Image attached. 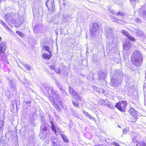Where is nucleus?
Segmentation results:
<instances>
[{"mask_svg":"<svg viewBox=\"0 0 146 146\" xmlns=\"http://www.w3.org/2000/svg\"><path fill=\"white\" fill-rule=\"evenodd\" d=\"M132 44L129 41L126 42L123 45V48L124 50H127L130 49L132 47Z\"/></svg>","mask_w":146,"mask_h":146,"instance_id":"9b49d317","label":"nucleus"},{"mask_svg":"<svg viewBox=\"0 0 146 146\" xmlns=\"http://www.w3.org/2000/svg\"><path fill=\"white\" fill-rule=\"evenodd\" d=\"M116 15L117 16H121L122 17H124L125 15V14L122 12H119L117 13L116 14Z\"/></svg>","mask_w":146,"mask_h":146,"instance_id":"2f4dec72","label":"nucleus"},{"mask_svg":"<svg viewBox=\"0 0 146 146\" xmlns=\"http://www.w3.org/2000/svg\"><path fill=\"white\" fill-rule=\"evenodd\" d=\"M41 120L42 123H44L45 119L44 117L42 116L41 117Z\"/></svg>","mask_w":146,"mask_h":146,"instance_id":"5fc2aeb1","label":"nucleus"},{"mask_svg":"<svg viewBox=\"0 0 146 146\" xmlns=\"http://www.w3.org/2000/svg\"><path fill=\"white\" fill-rule=\"evenodd\" d=\"M54 82L55 84L58 86L60 84L56 80H55Z\"/></svg>","mask_w":146,"mask_h":146,"instance_id":"09e8293b","label":"nucleus"},{"mask_svg":"<svg viewBox=\"0 0 146 146\" xmlns=\"http://www.w3.org/2000/svg\"><path fill=\"white\" fill-rule=\"evenodd\" d=\"M6 44V42H3L0 43V51H5Z\"/></svg>","mask_w":146,"mask_h":146,"instance_id":"dca6fc26","label":"nucleus"},{"mask_svg":"<svg viewBox=\"0 0 146 146\" xmlns=\"http://www.w3.org/2000/svg\"><path fill=\"white\" fill-rule=\"evenodd\" d=\"M51 56H52L51 54L49 55L47 54H44L42 55V57L45 59H50Z\"/></svg>","mask_w":146,"mask_h":146,"instance_id":"a878e982","label":"nucleus"},{"mask_svg":"<svg viewBox=\"0 0 146 146\" xmlns=\"http://www.w3.org/2000/svg\"><path fill=\"white\" fill-rule=\"evenodd\" d=\"M93 89H94L95 90L99 93V92H100V88L97 87V86H93Z\"/></svg>","mask_w":146,"mask_h":146,"instance_id":"72a5a7b5","label":"nucleus"},{"mask_svg":"<svg viewBox=\"0 0 146 146\" xmlns=\"http://www.w3.org/2000/svg\"><path fill=\"white\" fill-rule=\"evenodd\" d=\"M130 2L131 4H135L136 3L138 0H130Z\"/></svg>","mask_w":146,"mask_h":146,"instance_id":"ea45409f","label":"nucleus"},{"mask_svg":"<svg viewBox=\"0 0 146 146\" xmlns=\"http://www.w3.org/2000/svg\"><path fill=\"white\" fill-rule=\"evenodd\" d=\"M49 99L50 102L53 104L54 108L57 110H59L60 107L58 104L55 103L54 99L52 97H50Z\"/></svg>","mask_w":146,"mask_h":146,"instance_id":"4468645a","label":"nucleus"},{"mask_svg":"<svg viewBox=\"0 0 146 146\" xmlns=\"http://www.w3.org/2000/svg\"><path fill=\"white\" fill-rule=\"evenodd\" d=\"M96 146H106L105 145H104V144H103V145L100 144V145H96Z\"/></svg>","mask_w":146,"mask_h":146,"instance_id":"052dcab7","label":"nucleus"},{"mask_svg":"<svg viewBox=\"0 0 146 146\" xmlns=\"http://www.w3.org/2000/svg\"><path fill=\"white\" fill-rule=\"evenodd\" d=\"M16 33L18 35L20 36H21L22 37H23L24 35L22 33L18 31H17Z\"/></svg>","mask_w":146,"mask_h":146,"instance_id":"c9c22d12","label":"nucleus"},{"mask_svg":"<svg viewBox=\"0 0 146 146\" xmlns=\"http://www.w3.org/2000/svg\"><path fill=\"white\" fill-rule=\"evenodd\" d=\"M83 113L87 117H88L90 115V114H89L87 112H86L85 111H83Z\"/></svg>","mask_w":146,"mask_h":146,"instance_id":"a18cd8bd","label":"nucleus"},{"mask_svg":"<svg viewBox=\"0 0 146 146\" xmlns=\"http://www.w3.org/2000/svg\"><path fill=\"white\" fill-rule=\"evenodd\" d=\"M123 76L122 71L119 70H115L111 76V82L113 86H117L120 84Z\"/></svg>","mask_w":146,"mask_h":146,"instance_id":"f03ea898","label":"nucleus"},{"mask_svg":"<svg viewBox=\"0 0 146 146\" xmlns=\"http://www.w3.org/2000/svg\"><path fill=\"white\" fill-rule=\"evenodd\" d=\"M5 51H0V56L1 57H3V56L5 55L4 53Z\"/></svg>","mask_w":146,"mask_h":146,"instance_id":"58836bf2","label":"nucleus"},{"mask_svg":"<svg viewBox=\"0 0 146 146\" xmlns=\"http://www.w3.org/2000/svg\"><path fill=\"white\" fill-rule=\"evenodd\" d=\"M31 103V101H29V100L26 101V104H30Z\"/></svg>","mask_w":146,"mask_h":146,"instance_id":"bf43d9fd","label":"nucleus"},{"mask_svg":"<svg viewBox=\"0 0 146 146\" xmlns=\"http://www.w3.org/2000/svg\"><path fill=\"white\" fill-rule=\"evenodd\" d=\"M15 27H16L17 28H18L21 25L20 23L18 24L17 23H15Z\"/></svg>","mask_w":146,"mask_h":146,"instance_id":"37998d69","label":"nucleus"},{"mask_svg":"<svg viewBox=\"0 0 146 146\" xmlns=\"http://www.w3.org/2000/svg\"><path fill=\"white\" fill-rule=\"evenodd\" d=\"M56 140L55 139H54L52 141V146H61L60 144L59 143H56Z\"/></svg>","mask_w":146,"mask_h":146,"instance_id":"393cba45","label":"nucleus"},{"mask_svg":"<svg viewBox=\"0 0 146 146\" xmlns=\"http://www.w3.org/2000/svg\"><path fill=\"white\" fill-rule=\"evenodd\" d=\"M88 117L90 119H92L93 121H96V119H95V118H94L93 116H92L90 114V115Z\"/></svg>","mask_w":146,"mask_h":146,"instance_id":"e433bc0d","label":"nucleus"},{"mask_svg":"<svg viewBox=\"0 0 146 146\" xmlns=\"http://www.w3.org/2000/svg\"><path fill=\"white\" fill-rule=\"evenodd\" d=\"M16 110H17V109H18L19 108L18 107V105L17 104H16Z\"/></svg>","mask_w":146,"mask_h":146,"instance_id":"0e129e2a","label":"nucleus"},{"mask_svg":"<svg viewBox=\"0 0 146 146\" xmlns=\"http://www.w3.org/2000/svg\"><path fill=\"white\" fill-rule=\"evenodd\" d=\"M112 144L114 145L115 146H120L117 143L115 142H113L112 143Z\"/></svg>","mask_w":146,"mask_h":146,"instance_id":"3c124183","label":"nucleus"},{"mask_svg":"<svg viewBox=\"0 0 146 146\" xmlns=\"http://www.w3.org/2000/svg\"><path fill=\"white\" fill-rule=\"evenodd\" d=\"M139 12L140 15L142 14L143 16L146 17V7H143L140 9Z\"/></svg>","mask_w":146,"mask_h":146,"instance_id":"f3484780","label":"nucleus"},{"mask_svg":"<svg viewBox=\"0 0 146 146\" xmlns=\"http://www.w3.org/2000/svg\"><path fill=\"white\" fill-rule=\"evenodd\" d=\"M127 106V102L126 101H123L116 103L115 105V107L120 111L124 112L125 111V109Z\"/></svg>","mask_w":146,"mask_h":146,"instance_id":"7ed1b4c3","label":"nucleus"},{"mask_svg":"<svg viewBox=\"0 0 146 146\" xmlns=\"http://www.w3.org/2000/svg\"><path fill=\"white\" fill-rule=\"evenodd\" d=\"M105 33L106 37L108 39L112 38L114 37V34L112 29L109 27H106L105 28Z\"/></svg>","mask_w":146,"mask_h":146,"instance_id":"423d86ee","label":"nucleus"},{"mask_svg":"<svg viewBox=\"0 0 146 146\" xmlns=\"http://www.w3.org/2000/svg\"><path fill=\"white\" fill-rule=\"evenodd\" d=\"M21 63L23 65V66H24V64H26L25 63L23 62H21Z\"/></svg>","mask_w":146,"mask_h":146,"instance_id":"680f3d73","label":"nucleus"},{"mask_svg":"<svg viewBox=\"0 0 146 146\" xmlns=\"http://www.w3.org/2000/svg\"><path fill=\"white\" fill-rule=\"evenodd\" d=\"M74 113V114H73V115L74 116V117H77L78 118H79V115H78L77 114H76V113Z\"/></svg>","mask_w":146,"mask_h":146,"instance_id":"6e6d98bb","label":"nucleus"},{"mask_svg":"<svg viewBox=\"0 0 146 146\" xmlns=\"http://www.w3.org/2000/svg\"><path fill=\"white\" fill-rule=\"evenodd\" d=\"M131 58L132 63L135 66L139 67L142 65L143 56L139 51H134L131 55Z\"/></svg>","mask_w":146,"mask_h":146,"instance_id":"f257e3e1","label":"nucleus"},{"mask_svg":"<svg viewBox=\"0 0 146 146\" xmlns=\"http://www.w3.org/2000/svg\"><path fill=\"white\" fill-rule=\"evenodd\" d=\"M107 72L106 70H102L98 73V78L100 80L104 79L106 76Z\"/></svg>","mask_w":146,"mask_h":146,"instance_id":"9d476101","label":"nucleus"},{"mask_svg":"<svg viewBox=\"0 0 146 146\" xmlns=\"http://www.w3.org/2000/svg\"><path fill=\"white\" fill-rule=\"evenodd\" d=\"M49 67L52 69H53L54 70L55 69V66L54 65H52L51 66H50Z\"/></svg>","mask_w":146,"mask_h":146,"instance_id":"864d4df0","label":"nucleus"},{"mask_svg":"<svg viewBox=\"0 0 146 146\" xmlns=\"http://www.w3.org/2000/svg\"><path fill=\"white\" fill-rule=\"evenodd\" d=\"M135 21L138 23H140L141 22V21L140 19L138 18H137L135 19Z\"/></svg>","mask_w":146,"mask_h":146,"instance_id":"4c0bfd02","label":"nucleus"},{"mask_svg":"<svg viewBox=\"0 0 146 146\" xmlns=\"http://www.w3.org/2000/svg\"><path fill=\"white\" fill-rule=\"evenodd\" d=\"M9 85L13 91H15L16 89V88L12 81H9Z\"/></svg>","mask_w":146,"mask_h":146,"instance_id":"6ab92c4d","label":"nucleus"},{"mask_svg":"<svg viewBox=\"0 0 146 146\" xmlns=\"http://www.w3.org/2000/svg\"><path fill=\"white\" fill-rule=\"evenodd\" d=\"M54 71L57 73L58 74H60V70L58 68L56 69H54Z\"/></svg>","mask_w":146,"mask_h":146,"instance_id":"a19ab883","label":"nucleus"},{"mask_svg":"<svg viewBox=\"0 0 146 146\" xmlns=\"http://www.w3.org/2000/svg\"><path fill=\"white\" fill-rule=\"evenodd\" d=\"M99 103L102 105L104 106L107 105V103L104 100L101 99L99 101Z\"/></svg>","mask_w":146,"mask_h":146,"instance_id":"c85d7f7f","label":"nucleus"},{"mask_svg":"<svg viewBox=\"0 0 146 146\" xmlns=\"http://www.w3.org/2000/svg\"><path fill=\"white\" fill-rule=\"evenodd\" d=\"M111 21L113 22L116 23L118 20V19L116 17H114L113 16H111Z\"/></svg>","mask_w":146,"mask_h":146,"instance_id":"7c9ffc66","label":"nucleus"},{"mask_svg":"<svg viewBox=\"0 0 146 146\" xmlns=\"http://www.w3.org/2000/svg\"><path fill=\"white\" fill-rule=\"evenodd\" d=\"M121 33L124 35L126 36L127 37L128 39L130 40L133 41H136V40L135 39L133 36H132L127 31L124 30H122L121 31Z\"/></svg>","mask_w":146,"mask_h":146,"instance_id":"1a4fd4ad","label":"nucleus"},{"mask_svg":"<svg viewBox=\"0 0 146 146\" xmlns=\"http://www.w3.org/2000/svg\"><path fill=\"white\" fill-rule=\"evenodd\" d=\"M99 27V25L96 23H93L90 28V32L91 35L93 36L94 35L95 33L97 31Z\"/></svg>","mask_w":146,"mask_h":146,"instance_id":"0eeeda50","label":"nucleus"},{"mask_svg":"<svg viewBox=\"0 0 146 146\" xmlns=\"http://www.w3.org/2000/svg\"><path fill=\"white\" fill-rule=\"evenodd\" d=\"M5 27L7 29V30H8L9 31L11 32V29L9 28L7 25V27Z\"/></svg>","mask_w":146,"mask_h":146,"instance_id":"4d7b16f0","label":"nucleus"},{"mask_svg":"<svg viewBox=\"0 0 146 146\" xmlns=\"http://www.w3.org/2000/svg\"><path fill=\"white\" fill-rule=\"evenodd\" d=\"M61 136L65 142L66 143L69 142V140L67 139V137L66 136L62 134H61Z\"/></svg>","mask_w":146,"mask_h":146,"instance_id":"cd10ccee","label":"nucleus"},{"mask_svg":"<svg viewBox=\"0 0 146 146\" xmlns=\"http://www.w3.org/2000/svg\"><path fill=\"white\" fill-rule=\"evenodd\" d=\"M134 31L137 34V35L139 36H141L143 34V32L139 29L137 28L134 29Z\"/></svg>","mask_w":146,"mask_h":146,"instance_id":"a211bd4d","label":"nucleus"},{"mask_svg":"<svg viewBox=\"0 0 146 146\" xmlns=\"http://www.w3.org/2000/svg\"><path fill=\"white\" fill-rule=\"evenodd\" d=\"M0 23L2 24L4 27H7V25L2 21L1 20H0Z\"/></svg>","mask_w":146,"mask_h":146,"instance_id":"79ce46f5","label":"nucleus"},{"mask_svg":"<svg viewBox=\"0 0 146 146\" xmlns=\"http://www.w3.org/2000/svg\"><path fill=\"white\" fill-rule=\"evenodd\" d=\"M59 88L61 91H63L64 89H63L62 85L60 84L59 86H58Z\"/></svg>","mask_w":146,"mask_h":146,"instance_id":"de8ad7c7","label":"nucleus"},{"mask_svg":"<svg viewBox=\"0 0 146 146\" xmlns=\"http://www.w3.org/2000/svg\"><path fill=\"white\" fill-rule=\"evenodd\" d=\"M2 58L3 60L4 61V62H7V61L6 60L7 59V57L6 56L4 55L3 56V57H2Z\"/></svg>","mask_w":146,"mask_h":146,"instance_id":"c03bdc74","label":"nucleus"},{"mask_svg":"<svg viewBox=\"0 0 146 146\" xmlns=\"http://www.w3.org/2000/svg\"><path fill=\"white\" fill-rule=\"evenodd\" d=\"M129 131V129L128 127H126L123 129V134H126Z\"/></svg>","mask_w":146,"mask_h":146,"instance_id":"c756f323","label":"nucleus"},{"mask_svg":"<svg viewBox=\"0 0 146 146\" xmlns=\"http://www.w3.org/2000/svg\"><path fill=\"white\" fill-rule=\"evenodd\" d=\"M104 92H105V91L104 90L100 88V92H99V93L103 94V93H104Z\"/></svg>","mask_w":146,"mask_h":146,"instance_id":"603ef678","label":"nucleus"},{"mask_svg":"<svg viewBox=\"0 0 146 146\" xmlns=\"http://www.w3.org/2000/svg\"><path fill=\"white\" fill-rule=\"evenodd\" d=\"M40 128L41 132H45L49 131L50 126L47 123H42Z\"/></svg>","mask_w":146,"mask_h":146,"instance_id":"6e6552de","label":"nucleus"},{"mask_svg":"<svg viewBox=\"0 0 146 146\" xmlns=\"http://www.w3.org/2000/svg\"><path fill=\"white\" fill-rule=\"evenodd\" d=\"M109 11L112 14H115L116 15V13H115V11L114 10L111 9L109 10Z\"/></svg>","mask_w":146,"mask_h":146,"instance_id":"49530a36","label":"nucleus"},{"mask_svg":"<svg viewBox=\"0 0 146 146\" xmlns=\"http://www.w3.org/2000/svg\"><path fill=\"white\" fill-rule=\"evenodd\" d=\"M56 100L58 103L59 105L61 106H62L63 103V102L62 100V99L58 96H56V97L55 98Z\"/></svg>","mask_w":146,"mask_h":146,"instance_id":"aec40b11","label":"nucleus"},{"mask_svg":"<svg viewBox=\"0 0 146 146\" xmlns=\"http://www.w3.org/2000/svg\"><path fill=\"white\" fill-rule=\"evenodd\" d=\"M70 86L68 87L69 93L73 98L78 99L79 100H81L82 99L81 96L77 92H74L73 89H71Z\"/></svg>","mask_w":146,"mask_h":146,"instance_id":"39448f33","label":"nucleus"},{"mask_svg":"<svg viewBox=\"0 0 146 146\" xmlns=\"http://www.w3.org/2000/svg\"><path fill=\"white\" fill-rule=\"evenodd\" d=\"M106 105L108 106V107L112 109L113 108V106L112 104H110L107 103V105Z\"/></svg>","mask_w":146,"mask_h":146,"instance_id":"8fccbe9b","label":"nucleus"},{"mask_svg":"<svg viewBox=\"0 0 146 146\" xmlns=\"http://www.w3.org/2000/svg\"><path fill=\"white\" fill-rule=\"evenodd\" d=\"M44 48L45 50L48 52L50 54H51V52L50 50V48L49 47L46 45H44Z\"/></svg>","mask_w":146,"mask_h":146,"instance_id":"bb28decb","label":"nucleus"},{"mask_svg":"<svg viewBox=\"0 0 146 146\" xmlns=\"http://www.w3.org/2000/svg\"><path fill=\"white\" fill-rule=\"evenodd\" d=\"M125 21L122 20V22H121V24H124L125 23Z\"/></svg>","mask_w":146,"mask_h":146,"instance_id":"e2e57ef3","label":"nucleus"},{"mask_svg":"<svg viewBox=\"0 0 146 146\" xmlns=\"http://www.w3.org/2000/svg\"><path fill=\"white\" fill-rule=\"evenodd\" d=\"M39 136L41 139H43L46 137V134L43 132H41L39 134Z\"/></svg>","mask_w":146,"mask_h":146,"instance_id":"b1692460","label":"nucleus"},{"mask_svg":"<svg viewBox=\"0 0 146 146\" xmlns=\"http://www.w3.org/2000/svg\"><path fill=\"white\" fill-rule=\"evenodd\" d=\"M54 1V0H47L46 2V6L51 13L54 12L55 9Z\"/></svg>","mask_w":146,"mask_h":146,"instance_id":"20e7f679","label":"nucleus"},{"mask_svg":"<svg viewBox=\"0 0 146 146\" xmlns=\"http://www.w3.org/2000/svg\"><path fill=\"white\" fill-rule=\"evenodd\" d=\"M24 66L27 70L28 71H30V70L31 69L30 66L27 64H24Z\"/></svg>","mask_w":146,"mask_h":146,"instance_id":"f704fd0d","label":"nucleus"},{"mask_svg":"<svg viewBox=\"0 0 146 146\" xmlns=\"http://www.w3.org/2000/svg\"><path fill=\"white\" fill-rule=\"evenodd\" d=\"M50 124H51V128L52 131H54L55 135H56L57 130L55 125L52 121H51Z\"/></svg>","mask_w":146,"mask_h":146,"instance_id":"412c9836","label":"nucleus"},{"mask_svg":"<svg viewBox=\"0 0 146 146\" xmlns=\"http://www.w3.org/2000/svg\"><path fill=\"white\" fill-rule=\"evenodd\" d=\"M145 144L144 142L141 141L139 142L138 146H145Z\"/></svg>","mask_w":146,"mask_h":146,"instance_id":"473e14b6","label":"nucleus"},{"mask_svg":"<svg viewBox=\"0 0 146 146\" xmlns=\"http://www.w3.org/2000/svg\"><path fill=\"white\" fill-rule=\"evenodd\" d=\"M3 121L2 120L0 119V135L1 134L2 131L3 130Z\"/></svg>","mask_w":146,"mask_h":146,"instance_id":"4be33fe9","label":"nucleus"},{"mask_svg":"<svg viewBox=\"0 0 146 146\" xmlns=\"http://www.w3.org/2000/svg\"><path fill=\"white\" fill-rule=\"evenodd\" d=\"M2 39V38L0 36V42L1 41Z\"/></svg>","mask_w":146,"mask_h":146,"instance_id":"338daca9","label":"nucleus"},{"mask_svg":"<svg viewBox=\"0 0 146 146\" xmlns=\"http://www.w3.org/2000/svg\"><path fill=\"white\" fill-rule=\"evenodd\" d=\"M129 112L133 116L134 118V121H133L135 122L137 120V118L136 113L137 111L133 108H131L129 110Z\"/></svg>","mask_w":146,"mask_h":146,"instance_id":"ddd939ff","label":"nucleus"},{"mask_svg":"<svg viewBox=\"0 0 146 146\" xmlns=\"http://www.w3.org/2000/svg\"><path fill=\"white\" fill-rule=\"evenodd\" d=\"M118 127H119V128H121V126H120L119 125H118Z\"/></svg>","mask_w":146,"mask_h":146,"instance_id":"774afa93","label":"nucleus"},{"mask_svg":"<svg viewBox=\"0 0 146 146\" xmlns=\"http://www.w3.org/2000/svg\"><path fill=\"white\" fill-rule=\"evenodd\" d=\"M77 100H72V103L73 105L75 107H78L79 105V102L77 101L78 99H76Z\"/></svg>","mask_w":146,"mask_h":146,"instance_id":"5701e85b","label":"nucleus"},{"mask_svg":"<svg viewBox=\"0 0 146 146\" xmlns=\"http://www.w3.org/2000/svg\"><path fill=\"white\" fill-rule=\"evenodd\" d=\"M122 22V20H120L119 19H118V20H117V21L116 23H119V24H120L121 23V22Z\"/></svg>","mask_w":146,"mask_h":146,"instance_id":"13d9d810","label":"nucleus"},{"mask_svg":"<svg viewBox=\"0 0 146 146\" xmlns=\"http://www.w3.org/2000/svg\"><path fill=\"white\" fill-rule=\"evenodd\" d=\"M140 139L141 135L139 134L136 133L134 134L133 138H132V140L133 142L137 143L136 145H137L138 141L140 140Z\"/></svg>","mask_w":146,"mask_h":146,"instance_id":"f8f14e48","label":"nucleus"},{"mask_svg":"<svg viewBox=\"0 0 146 146\" xmlns=\"http://www.w3.org/2000/svg\"><path fill=\"white\" fill-rule=\"evenodd\" d=\"M46 89L48 91L49 90H50V91L52 93V94L53 95L54 97L55 98L56 97V96H58V94L57 92L55 90H54L53 88L49 87H46Z\"/></svg>","mask_w":146,"mask_h":146,"instance_id":"2eb2a0df","label":"nucleus"},{"mask_svg":"<svg viewBox=\"0 0 146 146\" xmlns=\"http://www.w3.org/2000/svg\"><path fill=\"white\" fill-rule=\"evenodd\" d=\"M62 5L63 6H65L66 5L65 3L64 2L62 3Z\"/></svg>","mask_w":146,"mask_h":146,"instance_id":"69168bd1","label":"nucleus"}]
</instances>
